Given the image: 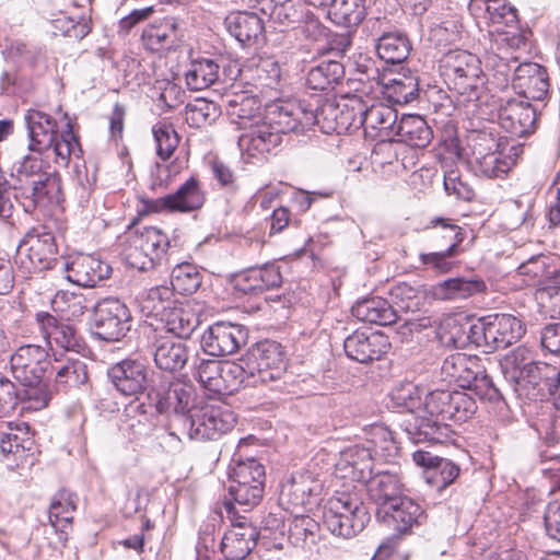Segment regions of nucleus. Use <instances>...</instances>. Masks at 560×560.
<instances>
[{"mask_svg": "<svg viewBox=\"0 0 560 560\" xmlns=\"http://www.w3.org/2000/svg\"><path fill=\"white\" fill-rule=\"evenodd\" d=\"M242 358L253 387L279 380L287 369L282 346L273 340L253 345Z\"/></svg>", "mask_w": 560, "mask_h": 560, "instance_id": "6", "label": "nucleus"}, {"mask_svg": "<svg viewBox=\"0 0 560 560\" xmlns=\"http://www.w3.org/2000/svg\"><path fill=\"white\" fill-rule=\"evenodd\" d=\"M373 468L372 454L363 446H352L340 453L335 464L337 478L364 482L371 477Z\"/></svg>", "mask_w": 560, "mask_h": 560, "instance_id": "27", "label": "nucleus"}, {"mask_svg": "<svg viewBox=\"0 0 560 560\" xmlns=\"http://www.w3.org/2000/svg\"><path fill=\"white\" fill-rule=\"evenodd\" d=\"M167 332L178 338H189L199 325V319L188 304L174 302L159 319Z\"/></svg>", "mask_w": 560, "mask_h": 560, "instance_id": "38", "label": "nucleus"}, {"mask_svg": "<svg viewBox=\"0 0 560 560\" xmlns=\"http://www.w3.org/2000/svg\"><path fill=\"white\" fill-rule=\"evenodd\" d=\"M156 144V154L163 161L171 158L179 143V137L174 127L166 121H159L152 128Z\"/></svg>", "mask_w": 560, "mask_h": 560, "instance_id": "63", "label": "nucleus"}, {"mask_svg": "<svg viewBox=\"0 0 560 560\" xmlns=\"http://www.w3.org/2000/svg\"><path fill=\"white\" fill-rule=\"evenodd\" d=\"M343 75L345 69L339 61L324 60L308 70L306 84L314 91H325L338 83Z\"/></svg>", "mask_w": 560, "mask_h": 560, "instance_id": "47", "label": "nucleus"}, {"mask_svg": "<svg viewBox=\"0 0 560 560\" xmlns=\"http://www.w3.org/2000/svg\"><path fill=\"white\" fill-rule=\"evenodd\" d=\"M376 52L387 63H399L407 59L410 44L400 33L383 34L377 40Z\"/></svg>", "mask_w": 560, "mask_h": 560, "instance_id": "51", "label": "nucleus"}, {"mask_svg": "<svg viewBox=\"0 0 560 560\" xmlns=\"http://www.w3.org/2000/svg\"><path fill=\"white\" fill-rule=\"evenodd\" d=\"M75 495L69 491H60L52 499L49 506V522L59 533V540L65 544L68 539L67 529L70 528L72 514L75 510Z\"/></svg>", "mask_w": 560, "mask_h": 560, "instance_id": "41", "label": "nucleus"}, {"mask_svg": "<svg viewBox=\"0 0 560 560\" xmlns=\"http://www.w3.org/2000/svg\"><path fill=\"white\" fill-rule=\"evenodd\" d=\"M322 490V481L312 472L298 471L281 486L279 501L285 510L294 513L296 509L312 503Z\"/></svg>", "mask_w": 560, "mask_h": 560, "instance_id": "20", "label": "nucleus"}, {"mask_svg": "<svg viewBox=\"0 0 560 560\" xmlns=\"http://www.w3.org/2000/svg\"><path fill=\"white\" fill-rule=\"evenodd\" d=\"M393 505L382 512L380 518L388 525H393L398 535L409 533L413 526L421 524L425 517L423 509L407 495H402Z\"/></svg>", "mask_w": 560, "mask_h": 560, "instance_id": "31", "label": "nucleus"}, {"mask_svg": "<svg viewBox=\"0 0 560 560\" xmlns=\"http://www.w3.org/2000/svg\"><path fill=\"white\" fill-rule=\"evenodd\" d=\"M177 24L173 18H164L147 25L141 34L143 47L152 52L172 48L176 43Z\"/></svg>", "mask_w": 560, "mask_h": 560, "instance_id": "37", "label": "nucleus"}, {"mask_svg": "<svg viewBox=\"0 0 560 560\" xmlns=\"http://www.w3.org/2000/svg\"><path fill=\"white\" fill-rule=\"evenodd\" d=\"M13 377L24 386H36L46 376L50 361L48 352L36 345L20 347L10 359Z\"/></svg>", "mask_w": 560, "mask_h": 560, "instance_id": "17", "label": "nucleus"}, {"mask_svg": "<svg viewBox=\"0 0 560 560\" xmlns=\"http://www.w3.org/2000/svg\"><path fill=\"white\" fill-rule=\"evenodd\" d=\"M136 238V246L142 247L154 266L163 258L170 241L166 234L155 226H144L130 231Z\"/></svg>", "mask_w": 560, "mask_h": 560, "instance_id": "46", "label": "nucleus"}, {"mask_svg": "<svg viewBox=\"0 0 560 560\" xmlns=\"http://www.w3.org/2000/svg\"><path fill=\"white\" fill-rule=\"evenodd\" d=\"M505 380L518 395L529 399L555 397L560 385V369L557 365L536 362L532 351L517 347L501 361Z\"/></svg>", "mask_w": 560, "mask_h": 560, "instance_id": "1", "label": "nucleus"}, {"mask_svg": "<svg viewBox=\"0 0 560 560\" xmlns=\"http://www.w3.org/2000/svg\"><path fill=\"white\" fill-rule=\"evenodd\" d=\"M222 362L217 360L200 359L194 363L192 376L207 390L218 394L222 381Z\"/></svg>", "mask_w": 560, "mask_h": 560, "instance_id": "59", "label": "nucleus"}, {"mask_svg": "<svg viewBox=\"0 0 560 560\" xmlns=\"http://www.w3.org/2000/svg\"><path fill=\"white\" fill-rule=\"evenodd\" d=\"M488 342L490 351L505 349L516 342L525 332L522 322L510 314L488 316Z\"/></svg>", "mask_w": 560, "mask_h": 560, "instance_id": "32", "label": "nucleus"}, {"mask_svg": "<svg viewBox=\"0 0 560 560\" xmlns=\"http://www.w3.org/2000/svg\"><path fill=\"white\" fill-rule=\"evenodd\" d=\"M258 530L246 518L232 522L221 540V552L225 560H243L256 546Z\"/></svg>", "mask_w": 560, "mask_h": 560, "instance_id": "26", "label": "nucleus"}, {"mask_svg": "<svg viewBox=\"0 0 560 560\" xmlns=\"http://www.w3.org/2000/svg\"><path fill=\"white\" fill-rule=\"evenodd\" d=\"M246 130L238 137V147L252 156L270 152L281 142V135L268 124L265 116Z\"/></svg>", "mask_w": 560, "mask_h": 560, "instance_id": "30", "label": "nucleus"}, {"mask_svg": "<svg viewBox=\"0 0 560 560\" xmlns=\"http://www.w3.org/2000/svg\"><path fill=\"white\" fill-rule=\"evenodd\" d=\"M259 94L247 90L234 92L226 96L225 109L231 121L238 125L241 129H247L250 124H255L261 116V101Z\"/></svg>", "mask_w": 560, "mask_h": 560, "instance_id": "29", "label": "nucleus"}, {"mask_svg": "<svg viewBox=\"0 0 560 560\" xmlns=\"http://www.w3.org/2000/svg\"><path fill=\"white\" fill-rule=\"evenodd\" d=\"M43 161L35 155H24L21 161L14 164L12 170V177L14 179L13 189L18 190L20 187L36 180L47 172L44 171Z\"/></svg>", "mask_w": 560, "mask_h": 560, "instance_id": "60", "label": "nucleus"}, {"mask_svg": "<svg viewBox=\"0 0 560 560\" xmlns=\"http://www.w3.org/2000/svg\"><path fill=\"white\" fill-rule=\"evenodd\" d=\"M265 117L281 136L288 132H304L316 122L314 108L310 104L290 100L267 104Z\"/></svg>", "mask_w": 560, "mask_h": 560, "instance_id": "10", "label": "nucleus"}, {"mask_svg": "<svg viewBox=\"0 0 560 560\" xmlns=\"http://www.w3.org/2000/svg\"><path fill=\"white\" fill-rule=\"evenodd\" d=\"M55 372V383L62 388H75L88 381L86 365L79 359L69 357L66 362L60 360L51 365Z\"/></svg>", "mask_w": 560, "mask_h": 560, "instance_id": "48", "label": "nucleus"}, {"mask_svg": "<svg viewBox=\"0 0 560 560\" xmlns=\"http://www.w3.org/2000/svg\"><path fill=\"white\" fill-rule=\"evenodd\" d=\"M389 347L387 336L377 331L355 330L343 342L347 357L363 364L380 360Z\"/></svg>", "mask_w": 560, "mask_h": 560, "instance_id": "22", "label": "nucleus"}, {"mask_svg": "<svg viewBox=\"0 0 560 560\" xmlns=\"http://www.w3.org/2000/svg\"><path fill=\"white\" fill-rule=\"evenodd\" d=\"M384 94L396 104H407L418 96V80L413 75H401L384 83Z\"/></svg>", "mask_w": 560, "mask_h": 560, "instance_id": "56", "label": "nucleus"}, {"mask_svg": "<svg viewBox=\"0 0 560 560\" xmlns=\"http://www.w3.org/2000/svg\"><path fill=\"white\" fill-rule=\"evenodd\" d=\"M352 315L361 322L382 326L394 324L398 315L394 306L383 298L373 296L357 302L351 308Z\"/></svg>", "mask_w": 560, "mask_h": 560, "instance_id": "36", "label": "nucleus"}, {"mask_svg": "<svg viewBox=\"0 0 560 560\" xmlns=\"http://www.w3.org/2000/svg\"><path fill=\"white\" fill-rule=\"evenodd\" d=\"M175 301L174 292L170 287L158 285L142 293L138 298V305L144 316L159 320Z\"/></svg>", "mask_w": 560, "mask_h": 560, "instance_id": "44", "label": "nucleus"}, {"mask_svg": "<svg viewBox=\"0 0 560 560\" xmlns=\"http://www.w3.org/2000/svg\"><path fill=\"white\" fill-rule=\"evenodd\" d=\"M389 295L392 299L390 304L396 310V315H398L399 312L415 313L420 311L425 304L424 292L406 282L393 285L389 291Z\"/></svg>", "mask_w": 560, "mask_h": 560, "instance_id": "49", "label": "nucleus"}, {"mask_svg": "<svg viewBox=\"0 0 560 560\" xmlns=\"http://www.w3.org/2000/svg\"><path fill=\"white\" fill-rule=\"evenodd\" d=\"M361 96L352 95L341 103L325 102L319 108H314L316 122L324 133H345L357 128V113H360Z\"/></svg>", "mask_w": 560, "mask_h": 560, "instance_id": "15", "label": "nucleus"}, {"mask_svg": "<svg viewBox=\"0 0 560 560\" xmlns=\"http://www.w3.org/2000/svg\"><path fill=\"white\" fill-rule=\"evenodd\" d=\"M226 26L230 34L244 46L257 43L264 31L261 19L252 12H237L229 15Z\"/></svg>", "mask_w": 560, "mask_h": 560, "instance_id": "40", "label": "nucleus"}, {"mask_svg": "<svg viewBox=\"0 0 560 560\" xmlns=\"http://www.w3.org/2000/svg\"><path fill=\"white\" fill-rule=\"evenodd\" d=\"M219 65L211 59L191 61L185 78L191 91H201L212 85L219 79Z\"/></svg>", "mask_w": 560, "mask_h": 560, "instance_id": "52", "label": "nucleus"}, {"mask_svg": "<svg viewBox=\"0 0 560 560\" xmlns=\"http://www.w3.org/2000/svg\"><path fill=\"white\" fill-rule=\"evenodd\" d=\"M220 380V390L218 394L231 395L244 386L249 385V374L244 365L243 358H240L238 362H222V373Z\"/></svg>", "mask_w": 560, "mask_h": 560, "instance_id": "54", "label": "nucleus"}, {"mask_svg": "<svg viewBox=\"0 0 560 560\" xmlns=\"http://www.w3.org/2000/svg\"><path fill=\"white\" fill-rule=\"evenodd\" d=\"M206 200L200 182L191 176L174 194H168L156 199L143 198V212H191L200 209Z\"/></svg>", "mask_w": 560, "mask_h": 560, "instance_id": "13", "label": "nucleus"}, {"mask_svg": "<svg viewBox=\"0 0 560 560\" xmlns=\"http://www.w3.org/2000/svg\"><path fill=\"white\" fill-rule=\"evenodd\" d=\"M237 75L250 91L262 97H271L281 86L282 69L275 56L257 55L242 65Z\"/></svg>", "mask_w": 560, "mask_h": 560, "instance_id": "9", "label": "nucleus"}, {"mask_svg": "<svg viewBox=\"0 0 560 560\" xmlns=\"http://www.w3.org/2000/svg\"><path fill=\"white\" fill-rule=\"evenodd\" d=\"M370 500L378 506L377 517L382 516L388 506H394L404 495V485L399 477L388 471L377 472L365 481Z\"/></svg>", "mask_w": 560, "mask_h": 560, "instance_id": "28", "label": "nucleus"}, {"mask_svg": "<svg viewBox=\"0 0 560 560\" xmlns=\"http://www.w3.org/2000/svg\"><path fill=\"white\" fill-rule=\"evenodd\" d=\"M370 520L366 508L350 492L336 491L325 503L323 522L339 537L351 538L363 530Z\"/></svg>", "mask_w": 560, "mask_h": 560, "instance_id": "4", "label": "nucleus"}, {"mask_svg": "<svg viewBox=\"0 0 560 560\" xmlns=\"http://www.w3.org/2000/svg\"><path fill=\"white\" fill-rule=\"evenodd\" d=\"M152 406L149 408L138 399L129 402L121 416V428L132 439L147 434L152 427Z\"/></svg>", "mask_w": 560, "mask_h": 560, "instance_id": "43", "label": "nucleus"}, {"mask_svg": "<svg viewBox=\"0 0 560 560\" xmlns=\"http://www.w3.org/2000/svg\"><path fill=\"white\" fill-rule=\"evenodd\" d=\"M442 73L450 89L454 90L458 102L466 105L472 115L483 117L481 108L486 95V75L481 69L480 60L465 50H453L442 59Z\"/></svg>", "mask_w": 560, "mask_h": 560, "instance_id": "2", "label": "nucleus"}, {"mask_svg": "<svg viewBox=\"0 0 560 560\" xmlns=\"http://www.w3.org/2000/svg\"><path fill=\"white\" fill-rule=\"evenodd\" d=\"M512 31H505L504 28H495V35L491 40V50L497 55L500 60L512 59L515 63L518 60L517 56H509L514 50L526 48V36L517 31V28H511Z\"/></svg>", "mask_w": 560, "mask_h": 560, "instance_id": "53", "label": "nucleus"}, {"mask_svg": "<svg viewBox=\"0 0 560 560\" xmlns=\"http://www.w3.org/2000/svg\"><path fill=\"white\" fill-rule=\"evenodd\" d=\"M56 252L55 237L50 232L32 231L20 242L15 264L26 277L58 265Z\"/></svg>", "mask_w": 560, "mask_h": 560, "instance_id": "8", "label": "nucleus"}, {"mask_svg": "<svg viewBox=\"0 0 560 560\" xmlns=\"http://www.w3.org/2000/svg\"><path fill=\"white\" fill-rule=\"evenodd\" d=\"M472 7L483 9L486 18L495 28H515L517 25L516 9L506 0H475Z\"/></svg>", "mask_w": 560, "mask_h": 560, "instance_id": "50", "label": "nucleus"}, {"mask_svg": "<svg viewBox=\"0 0 560 560\" xmlns=\"http://www.w3.org/2000/svg\"><path fill=\"white\" fill-rule=\"evenodd\" d=\"M330 13L334 21L343 26H357L365 18V0H334Z\"/></svg>", "mask_w": 560, "mask_h": 560, "instance_id": "55", "label": "nucleus"}, {"mask_svg": "<svg viewBox=\"0 0 560 560\" xmlns=\"http://www.w3.org/2000/svg\"><path fill=\"white\" fill-rule=\"evenodd\" d=\"M486 284L480 279L452 278L433 288V295L443 301L467 299L476 293L483 292Z\"/></svg>", "mask_w": 560, "mask_h": 560, "instance_id": "42", "label": "nucleus"}, {"mask_svg": "<svg viewBox=\"0 0 560 560\" xmlns=\"http://www.w3.org/2000/svg\"><path fill=\"white\" fill-rule=\"evenodd\" d=\"M66 279L74 284L93 288L107 279L112 267L93 255H78L70 262H61Z\"/></svg>", "mask_w": 560, "mask_h": 560, "instance_id": "23", "label": "nucleus"}, {"mask_svg": "<svg viewBox=\"0 0 560 560\" xmlns=\"http://www.w3.org/2000/svg\"><path fill=\"white\" fill-rule=\"evenodd\" d=\"M362 109L357 113V128L363 127L366 137L381 142L395 140V128L398 121L397 112L372 98L361 97Z\"/></svg>", "mask_w": 560, "mask_h": 560, "instance_id": "14", "label": "nucleus"}, {"mask_svg": "<svg viewBox=\"0 0 560 560\" xmlns=\"http://www.w3.org/2000/svg\"><path fill=\"white\" fill-rule=\"evenodd\" d=\"M39 329L52 352L55 362L63 352L80 353L85 348L84 340L77 330L69 324L57 320L48 313L36 315Z\"/></svg>", "mask_w": 560, "mask_h": 560, "instance_id": "18", "label": "nucleus"}, {"mask_svg": "<svg viewBox=\"0 0 560 560\" xmlns=\"http://www.w3.org/2000/svg\"><path fill=\"white\" fill-rule=\"evenodd\" d=\"M494 112L491 118L514 137H524L534 131L536 112L524 98H493Z\"/></svg>", "mask_w": 560, "mask_h": 560, "instance_id": "12", "label": "nucleus"}, {"mask_svg": "<svg viewBox=\"0 0 560 560\" xmlns=\"http://www.w3.org/2000/svg\"><path fill=\"white\" fill-rule=\"evenodd\" d=\"M61 190L60 178L56 173H46L36 180L20 187L16 197L22 199V205L26 212H31L37 207H47L58 201Z\"/></svg>", "mask_w": 560, "mask_h": 560, "instance_id": "24", "label": "nucleus"}, {"mask_svg": "<svg viewBox=\"0 0 560 560\" xmlns=\"http://www.w3.org/2000/svg\"><path fill=\"white\" fill-rule=\"evenodd\" d=\"M247 337V330L242 325L218 322L203 332L201 347L212 357L230 355L246 343Z\"/></svg>", "mask_w": 560, "mask_h": 560, "instance_id": "19", "label": "nucleus"}, {"mask_svg": "<svg viewBox=\"0 0 560 560\" xmlns=\"http://www.w3.org/2000/svg\"><path fill=\"white\" fill-rule=\"evenodd\" d=\"M429 235L433 246L446 249V254H457V247L464 240L462 229L448 219L435 218L431 221Z\"/></svg>", "mask_w": 560, "mask_h": 560, "instance_id": "45", "label": "nucleus"}, {"mask_svg": "<svg viewBox=\"0 0 560 560\" xmlns=\"http://www.w3.org/2000/svg\"><path fill=\"white\" fill-rule=\"evenodd\" d=\"M129 308L118 299H104L94 306V334L102 340L118 341L131 327Z\"/></svg>", "mask_w": 560, "mask_h": 560, "instance_id": "11", "label": "nucleus"}, {"mask_svg": "<svg viewBox=\"0 0 560 560\" xmlns=\"http://www.w3.org/2000/svg\"><path fill=\"white\" fill-rule=\"evenodd\" d=\"M25 122L30 137L28 149L39 154L49 150L57 136L56 121L42 110L30 109Z\"/></svg>", "mask_w": 560, "mask_h": 560, "instance_id": "33", "label": "nucleus"}, {"mask_svg": "<svg viewBox=\"0 0 560 560\" xmlns=\"http://www.w3.org/2000/svg\"><path fill=\"white\" fill-rule=\"evenodd\" d=\"M108 377L115 388L126 396L142 394L148 385L147 366L138 360L126 359L108 370Z\"/></svg>", "mask_w": 560, "mask_h": 560, "instance_id": "25", "label": "nucleus"}, {"mask_svg": "<svg viewBox=\"0 0 560 560\" xmlns=\"http://www.w3.org/2000/svg\"><path fill=\"white\" fill-rule=\"evenodd\" d=\"M155 365L166 372L180 371L189 360V350L185 342L170 337H158L154 341Z\"/></svg>", "mask_w": 560, "mask_h": 560, "instance_id": "34", "label": "nucleus"}, {"mask_svg": "<svg viewBox=\"0 0 560 560\" xmlns=\"http://www.w3.org/2000/svg\"><path fill=\"white\" fill-rule=\"evenodd\" d=\"M505 77L512 74V86L520 94L518 98L542 101L548 94L549 82L545 68L535 62H511L502 65Z\"/></svg>", "mask_w": 560, "mask_h": 560, "instance_id": "16", "label": "nucleus"}, {"mask_svg": "<svg viewBox=\"0 0 560 560\" xmlns=\"http://www.w3.org/2000/svg\"><path fill=\"white\" fill-rule=\"evenodd\" d=\"M52 310L68 320L81 317L88 310L86 298L81 293L59 291L51 300Z\"/></svg>", "mask_w": 560, "mask_h": 560, "instance_id": "57", "label": "nucleus"}, {"mask_svg": "<svg viewBox=\"0 0 560 560\" xmlns=\"http://www.w3.org/2000/svg\"><path fill=\"white\" fill-rule=\"evenodd\" d=\"M236 423V417L229 408L206 402L183 416L182 425L190 440H217L230 431Z\"/></svg>", "mask_w": 560, "mask_h": 560, "instance_id": "7", "label": "nucleus"}, {"mask_svg": "<svg viewBox=\"0 0 560 560\" xmlns=\"http://www.w3.org/2000/svg\"><path fill=\"white\" fill-rule=\"evenodd\" d=\"M265 467L255 458L234 455L229 467V494L235 503L253 508L264 493Z\"/></svg>", "mask_w": 560, "mask_h": 560, "instance_id": "5", "label": "nucleus"}, {"mask_svg": "<svg viewBox=\"0 0 560 560\" xmlns=\"http://www.w3.org/2000/svg\"><path fill=\"white\" fill-rule=\"evenodd\" d=\"M202 277L196 267L189 264L177 265L171 276L173 292L183 295L195 293L201 284Z\"/></svg>", "mask_w": 560, "mask_h": 560, "instance_id": "58", "label": "nucleus"}, {"mask_svg": "<svg viewBox=\"0 0 560 560\" xmlns=\"http://www.w3.org/2000/svg\"><path fill=\"white\" fill-rule=\"evenodd\" d=\"M474 154L480 172L488 177L506 174L515 163V158L504 155L502 144L491 133L481 132L477 136Z\"/></svg>", "mask_w": 560, "mask_h": 560, "instance_id": "21", "label": "nucleus"}, {"mask_svg": "<svg viewBox=\"0 0 560 560\" xmlns=\"http://www.w3.org/2000/svg\"><path fill=\"white\" fill-rule=\"evenodd\" d=\"M260 11L279 25H289L294 22L296 16L292 0H261Z\"/></svg>", "mask_w": 560, "mask_h": 560, "instance_id": "64", "label": "nucleus"}, {"mask_svg": "<svg viewBox=\"0 0 560 560\" xmlns=\"http://www.w3.org/2000/svg\"><path fill=\"white\" fill-rule=\"evenodd\" d=\"M480 372L479 359L460 352L446 357L441 368L444 381L455 383L462 388H465V385L474 381L475 375H478Z\"/></svg>", "mask_w": 560, "mask_h": 560, "instance_id": "35", "label": "nucleus"}, {"mask_svg": "<svg viewBox=\"0 0 560 560\" xmlns=\"http://www.w3.org/2000/svg\"><path fill=\"white\" fill-rule=\"evenodd\" d=\"M56 155V162L62 165H68L71 156L79 158L81 155V147L77 137L73 133L70 120L67 122L66 129L61 131L60 136L55 137L51 145Z\"/></svg>", "mask_w": 560, "mask_h": 560, "instance_id": "61", "label": "nucleus"}, {"mask_svg": "<svg viewBox=\"0 0 560 560\" xmlns=\"http://www.w3.org/2000/svg\"><path fill=\"white\" fill-rule=\"evenodd\" d=\"M219 117L215 103L207 100H196L186 106L185 118L189 126L201 128L212 124Z\"/></svg>", "mask_w": 560, "mask_h": 560, "instance_id": "62", "label": "nucleus"}, {"mask_svg": "<svg viewBox=\"0 0 560 560\" xmlns=\"http://www.w3.org/2000/svg\"><path fill=\"white\" fill-rule=\"evenodd\" d=\"M397 405L407 411L404 430L413 444H442L452 440L453 430L441 419L419 412L418 388L411 384L394 394Z\"/></svg>", "mask_w": 560, "mask_h": 560, "instance_id": "3", "label": "nucleus"}, {"mask_svg": "<svg viewBox=\"0 0 560 560\" xmlns=\"http://www.w3.org/2000/svg\"><path fill=\"white\" fill-rule=\"evenodd\" d=\"M395 140L415 148H424L432 140V130L418 115H405L396 124Z\"/></svg>", "mask_w": 560, "mask_h": 560, "instance_id": "39", "label": "nucleus"}]
</instances>
